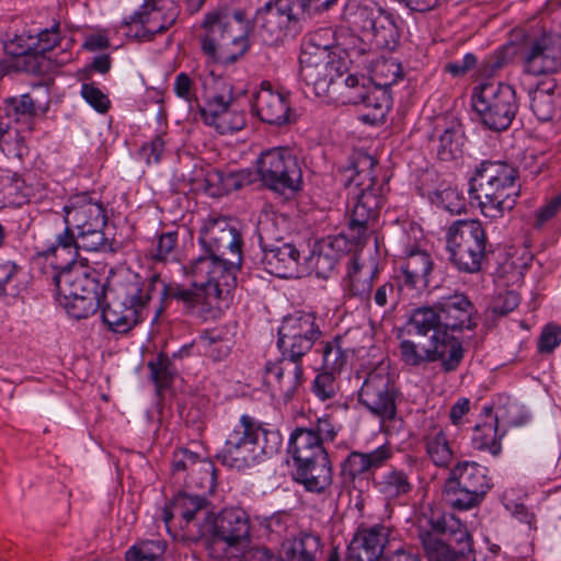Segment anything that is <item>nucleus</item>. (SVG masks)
I'll list each match as a JSON object with an SVG mask.
<instances>
[{
    "instance_id": "nucleus-1",
    "label": "nucleus",
    "mask_w": 561,
    "mask_h": 561,
    "mask_svg": "<svg viewBox=\"0 0 561 561\" xmlns=\"http://www.w3.org/2000/svg\"><path fill=\"white\" fill-rule=\"evenodd\" d=\"M199 243L205 254L183 266L191 288L178 284L163 285L162 294L182 301L187 309L207 312L219 309L236 285V273L242 262V239L227 218L208 219L201 229Z\"/></svg>"
},
{
    "instance_id": "nucleus-2",
    "label": "nucleus",
    "mask_w": 561,
    "mask_h": 561,
    "mask_svg": "<svg viewBox=\"0 0 561 561\" xmlns=\"http://www.w3.org/2000/svg\"><path fill=\"white\" fill-rule=\"evenodd\" d=\"M376 160L366 152H355L346 169V185L352 187L354 205L350 215V236L356 243L368 238L382 204V185L374 173Z\"/></svg>"
},
{
    "instance_id": "nucleus-3",
    "label": "nucleus",
    "mask_w": 561,
    "mask_h": 561,
    "mask_svg": "<svg viewBox=\"0 0 561 561\" xmlns=\"http://www.w3.org/2000/svg\"><path fill=\"white\" fill-rule=\"evenodd\" d=\"M280 446L278 431L266 430L254 417L243 414L227 435L217 459L228 468L243 471L277 454Z\"/></svg>"
},
{
    "instance_id": "nucleus-4",
    "label": "nucleus",
    "mask_w": 561,
    "mask_h": 561,
    "mask_svg": "<svg viewBox=\"0 0 561 561\" xmlns=\"http://www.w3.org/2000/svg\"><path fill=\"white\" fill-rule=\"evenodd\" d=\"M144 280L134 273L102 286L101 308L103 322L114 333L125 334L142 321L150 299Z\"/></svg>"
},
{
    "instance_id": "nucleus-5",
    "label": "nucleus",
    "mask_w": 561,
    "mask_h": 561,
    "mask_svg": "<svg viewBox=\"0 0 561 561\" xmlns=\"http://www.w3.org/2000/svg\"><path fill=\"white\" fill-rule=\"evenodd\" d=\"M202 50L211 60L233 64L249 48V21L242 10L224 9L206 14Z\"/></svg>"
},
{
    "instance_id": "nucleus-6",
    "label": "nucleus",
    "mask_w": 561,
    "mask_h": 561,
    "mask_svg": "<svg viewBox=\"0 0 561 561\" xmlns=\"http://www.w3.org/2000/svg\"><path fill=\"white\" fill-rule=\"evenodd\" d=\"M334 47V33L330 27L316 31L302 49L299 76L317 96L329 95L330 89L344 73L345 65L339 59Z\"/></svg>"
},
{
    "instance_id": "nucleus-7",
    "label": "nucleus",
    "mask_w": 561,
    "mask_h": 561,
    "mask_svg": "<svg viewBox=\"0 0 561 561\" xmlns=\"http://www.w3.org/2000/svg\"><path fill=\"white\" fill-rule=\"evenodd\" d=\"M205 549L215 560L238 557L248 547L251 538V522L247 512L240 507L224 508L213 514L205 525Z\"/></svg>"
},
{
    "instance_id": "nucleus-8",
    "label": "nucleus",
    "mask_w": 561,
    "mask_h": 561,
    "mask_svg": "<svg viewBox=\"0 0 561 561\" xmlns=\"http://www.w3.org/2000/svg\"><path fill=\"white\" fill-rule=\"evenodd\" d=\"M54 283L68 313L76 319L88 318L101 306L99 282L82 262H67L54 276Z\"/></svg>"
},
{
    "instance_id": "nucleus-9",
    "label": "nucleus",
    "mask_w": 561,
    "mask_h": 561,
    "mask_svg": "<svg viewBox=\"0 0 561 561\" xmlns=\"http://www.w3.org/2000/svg\"><path fill=\"white\" fill-rule=\"evenodd\" d=\"M436 534L446 536L444 542L428 530H420L419 538L428 561H469L471 538L465 525L453 514H445L431 520Z\"/></svg>"
},
{
    "instance_id": "nucleus-10",
    "label": "nucleus",
    "mask_w": 561,
    "mask_h": 561,
    "mask_svg": "<svg viewBox=\"0 0 561 561\" xmlns=\"http://www.w3.org/2000/svg\"><path fill=\"white\" fill-rule=\"evenodd\" d=\"M307 20L298 0H270L256 10L254 26L261 41L273 46L300 33Z\"/></svg>"
},
{
    "instance_id": "nucleus-11",
    "label": "nucleus",
    "mask_w": 561,
    "mask_h": 561,
    "mask_svg": "<svg viewBox=\"0 0 561 561\" xmlns=\"http://www.w3.org/2000/svg\"><path fill=\"white\" fill-rule=\"evenodd\" d=\"M486 240V232L480 221H455L446 236L449 262L459 272H479L485 257Z\"/></svg>"
},
{
    "instance_id": "nucleus-12",
    "label": "nucleus",
    "mask_w": 561,
    "mask_h": 561,
    "mask_svg": "<svg viewBox=\"0 0 561 561\" xmlns=\"http://www.w3.org/2000/svg\"><path fill=\"white\" fill-rule=\"evenodd\" d=\"M203 88L205 104L199 106L201 117L205 124L213 126L219 134L238 131L245 125L242 114L229 110L232 101L231 87L213 72L198 76Z\"/></svg>"
},
{
    "instance_id": "nucleus-13",
    "label": "nucleus",
    "mask_w": 561,
    "mask_h": 561,
    "mask_svg": "<svg viewBox=\"0 0 561 561\" xmlns=\"http://www.w3.org/2000/svg\"><path fill=\"white\" fill-rule=\"evenodd\" d=\"M353 381L359 386L358 402L382 422L391 421L397 414L398 390L391 379L388 366L380 363L367 373L357 371Z\"/></svg>"
},
{
    "instance_id": "nucleus-14",
    "label": "nucleus",
    "mask_w": 561,
    "mask_h": 561,
    "mask_svg": "<svg viewBox=\"0 0 561 561\" xmlns=\"http://www.w3.org/2000/svg\"><path fill=\"white\" fill-rule=\"evenodd\" d=\"M438 340V335L428 339L415 335L400 342V356L409 366H421L439 360L446 371L455 370L463 357V348L458 339Z\"/></svg>"
},
{
    "instance_id": "nucleus-15",
    "label": "nucleus",
    "mask_w": 561,
    "mask_h": 561,
    "mask_svg": "<svg viewBox=\"0 0 561 561\" xmlns=\"http://www.w3.org/2000/svg\"><path fill=\"white\" fill-rule=\"evenodd\" d=\"M257 173L264 185L282 194L298 191L302 181L297 157L287 147L262 152L257 159Z\"/></svg>"
},
{
    "instance_id": "nucleus-16",
    "label": "nucleus",
    "mask_w": 561,
    "mask_h": 561,
    "mask_svg": "<svg viewBox=\"0 0 561 561\" xmlns=\"http://www.w3.org/2000/svg\"><path fill=\"white\" fill-rule=\"evenodd\" d=\"M257 231L265 271L280 278L297 276L301 264L300 251L291 243L282 242L268 215L260 219Z\"/></svg>"
},
{
    "instance_id": "nucleus-17",
    "label": "nucleus",
    "mask_w": 561,
    "mask_h": 561,
    "mask_svg": "<svg viewBox=\"0 0 561 561\" xmlns=\"http://www.w3.org/2000/svg\"><path fill=\"white\" fill-rule=\"evenodd\" d=\"M321 335L314 312L295 311L283 318L277 346L282 355L302 358Z\"/></svg>"
},
{
    "instance_id": "nucleus-18",
    "label": "nucleus",
    "mask_w": 561,
    "mask_h": 561,
    "mask_svg": "<svg viewBox=\"0 0 561 561\" xmlns=\"http://www.w3.org/2000/svg\"><path fill=\"white\" fill-rule=\"evenodd\" d=\"M179 16L176 0H145L140 10L125 22L126 35L150 41L153 35L165 32Z\"/></svg>"
},
{
    "instance_id": "nucleus-19",
    "label": "nucleus",
    "mask_w": 561,
    "mask_h": 561,
    "mask_svg": "<svg viewBox=\"0 0 561 561\" xmlns=\"http://www.w3.org/2000/svg\"><path fill=\"white\" fill-rule=\"evenodd\" d=\"M354 24L378 48L392 50L399 42L394 18L381 8L358 7L354 12Z\"/></svg>"
},
{
    "instance_id": "nucleus-20",
    "label": "nucleus",
    "mask_w": 561,
    "mask_h": 561,
    "mask_svg": "<svg viewBox=\"0 0 561 561\" xmlns=\"http://www.w3.org/2000/svg\"><path fill=\"white\" fill-rule=\"evenodd\" d=\"M525 71L541 76L554 73L561 69V36L543 33L530 39L523 51Z\"/></svg>"
},
{
    "instance_id": "nucleus-21",
    "label": "nucleus",
    "mask_w": 561,
    "mask_h": 561,
    "mask_svg": "<svg viewBox=\"0 0 561 561\" xmlns=\"http://www.w3.org/2000/svg\"><path fill=\"white\" fill-rule=\"evenodd\" d=\"M172 507L182 518L181 527L188 540L198 542L205 537V525L213 517L210 503L204 494L180 493Z\"/></svg>"
},
{
    "instance_id": "nucleus-22",
    "label": "nucleus",
    "mask_w": 561,
    "mask_h": 561,
    "mask_svg": "<svg viewBox=\"0 0 561 561\" xmlns=\"http://www.w3.org/2000/svg\"><path fill=\"white\" fill-rule=\"evenodd\" d=\"M301 359L282 355L274 362H266L264 366L265 383L285 400L291 399L301 386L304 376Z\"/></svg>"
},
{
    "instance_id": "nucleus-23",
    "label": "nucleus",
    "mask_w": 561,
    "mask_h": 561,
    "mask_svg": "<svg viewBox=\"0 0 561 561\" xmlns=\"http://www.w3.org/2000/svg\"><path fill=\"white\" fill-rule=\"evenodd\" d=\"M348 238L354 243V240L350 236V231L347 232V236H328L317 241L312 245L310 254L305 259L304 264L306 270L314 272L320 278H328L335 268L341 256L348 251ZM365 241L366 239L363 243ZM355 244L358 245L362 244V242H355Z\"/></svg>"
},
{
    "instance_id": "nucleus-24",
    "label": "nucleus",
    "mask_w": 561,
    "mask_h": 561,
    "mask_svg": "<svg viewBox=\"0 0 561 561\" xmlns=\"http://www.w3.org/2000/svg\"><path fill=\"white\" fill-rule=\"evenodd\" d=\"M254 110L261 121L270 125H284L294 121L288 94L275 91L268 81H263L254 94Z\"/></svg>"
},
{
    "instance_id": "nucleus-25",
    "label": "nucleus",
    "mask_w": 561,
    "mask_h": 561,
    "mask_svg": "<svg viewBox=\"0 0 561 561\" xmlns=\"http://www.w3.org/2000/svg\"><path fill=\"white\" fill-rule=\"evenodd\" d=\"M65 226L72 227L76 231L85 227L105 228L107 217L105 209L99 203L91 202L87 195H76L69 198L62 207Z\"/></svg>"
},
{
    "instance_id": "nucleus-26",
    "label": "nucleus",
    "mask_w": 561,
    "mask_h": 561,
    "mask_svg": "<svg viewBox=\"0 0 561 561\" xmlns=\"http://www.w3.org/2000/svg\"><path fill=\"white\" fill-rule=\"evenodd\" d=\"M495 275L503 280V286L518 285L523 282L525 271L533 261V254L525 248L515 245L497 247Z\"/></svg>"
},
{
    "instance_id": "nucleus-27",
    "label": "nucleus",
    "mask_w": 561,
    "mask_h": 561,
    "mask_svg": "<svg viewBox=\"0 0 561 561\" xmlns=\"http://www.w3.org/2000/svg\"><path fill=\"white\" fill-rule=\"evenodd\" d=\"M434 262L431 254L417 244H407L403 249L401 263L402 284L415 289H424L430 285V275Z\"/></svg>"
},
{
    "instance_id": "nucleus-28",
    "label": "nucleus",
    "mask_w": 561,
    "mask_h": 561,
    "mask_svg": "<svg viewBox=\"0 0 561 561\" xmlns=\"http://www.w3.org/2000/svg\"><path fill=\"white\" fill-rule=\"evenodd\" d=\"M389 529L380 524L357 530L348 546V557L353 561H377L388 541Z\"/></svg>"
},
{
    "instance_id": "nucleus-29",
    "label": "nucleus",
    "mask_w": 561,
    "mask_h": 561,
    "mask_svg": "<svg viewBox=\"0 0 561 561\" xmlns=\"http://www.w3.org/2000/svg\"><path fill=\"white\" fill-rule=\"evenodd\" d=\"M444 331L454 335L463 329H470L473 323L471 319L472 305L462 294H455L443 297L436 304Z\"/></svg>"
},
{
    "instance_id": "nucleus-30",
    "label": "nucleus",
    "mask_w": 561,
    "mask_h": 561,
    "mask_svg": "<svg viewBox=\"0 0 561 561\" xmlns=\"http://www.w3.org/2000/svg\"><path fill=\"white\" fill-rule=\"evenodd\" d=\"M493 209L503 215L505 210H512L516 204L517 171L506 162L493 161Z\"/></svg>"
},
{
    "instance_id": "nucleus-31",
    "label": "nucleus",
    "mask_w": 561,
    "mask_h": 561,
    "mask_svg": "<svg viewBox=\"0 0 561 561\" xmlns=\"http://www.w3.org/2000/svg\"><path fill=\"white\" fill-rule=\"evenodd\" d=\"M288 454L293 457L295 467L328 456L316 433L308 427H296L291 432Z\"/></svg>"
},
{
    "instance_id": "nucleus-32",
    "label": "nucleus",
    "mask_w": 561,
    "mask_h": 561,
    "mask_svg": "<svg viewBox=\"0 0 561 561\" xmlns=\"http://www.w3.org/2000/svg\"><path fill=\"white\" fill-rule=\"evenodd\" d=\"M363 92L358 95H348L347 102L353 104H363L368 110L362 115L364 122L377 124L381 122L392 105V99L389 91L382 88L373 87L370 89L362 88Z\"/></svg>"
},
{
    "instance_id": "nucleus-33",
    "label": "nucleus",
    "mask_w": 561,
    "mask_h": 561,
    "mask_svg": "<svg viewBox=\"0 0 561 561\" xmlns=\"http://www.w3.org/2000/svg\"><path fill=\"white\" fill-rule=\"evenodd\" d=\"M391 456L392 453L387 446H380L370 453L353 451L342 466V477L344 481H353L364 472L381 467Z\"/></svg>"
},
{
    "instance_id": "nucleus-34",
    "label": "nucleus",
    "mask_w": 561,
    "mask_h": 561,
    "mask_svg": "<svg viewBox=\"0 0 561 561\" xmlns=\"http://www.w3.org/2000/svg\"><path fill=\"white\" fill-rule=\"evenodd\" d=\"M295 479L310 492L320 493L324 491L332 482L329 457L296 466Z\"/></svg>"
},
{
    "instance_id": "nucleus-35",
    "label": "nucleus",
    "mask_w": 561,
    "mask_h": 561,
    "mask_svg": "<svg viewBox=\"0 0 561 561\" xmlns=\"http://www.w3.org/2000/svg\"><path fill=\"white\" fill-rule=\"evenodd\" d=\"M375 275L376 268L373 265L359 264L358 260L354 257L347 272L346 290L348 296L364 301L369 307Z\"/></svg>"
},
{
    "instance_id": "nucleus-36",
    "label": "nucleus",
    "mask_w": 561,
    "mask_h": 561,
    "mask_svg": "<svg viewBox=\"0 0 561 561\" xmlns=\"http://www.w3.org/2000/svg\"><path fill=\"white\" fill-rule=\"evenodd\" d=\"M34 100L28 94L8 98L0 107V121L31 130L30 122L35 116Z\"/></svg>"
},
{
    "instance_id": "nucleus-37",
    "label": "nucleus",
    "mask_w": 561,
    "mask_h": 561,
    "mask_svg": "<svg viewBox=\"0 0 561 561\" xmlns=\"http://www.w3.org/2000/svg\"><path fill=\"white\" fill-rule=\"evenodd\" d=\"M255 179V173L249 169L234 172H224L219 169L209 171L206 175V183L211 194L222 195L250 185Z\"/></svg>"
},
{
    "instance_id": "nucleus-38",
    "label": "nucleus",
    "mask_w": 561,
    "mask_h": 561,
    "mask_svg": "<svg viewBox=\"0 0 561 561\" xmlns=\"http://www.w3.org/2000/svg\"><path fill=\"white\" fill-rule=\"evenodd\" d=\"M409 333L420 337L428 339L427 334L438 335V340L456 339L450 333L444 331L439 313L435 307H421L413 311L409 321Z\"/></svg>"
},
{
    "instance_id": "nucleus-39",
    "label": "nucleus",
    "mask_w": 561,
    "mask_h": 561,
    "mask_svg": "<svg viewBox=\"0 0 561 561\" xmlns=\"http://www.w3.org/2000/svg\"><path fill=\"white\" fill-rule=\"evenodd\" d=\"M517 112L515 90L500 83L493 94V130H505L512 124Z\"/></svg>"
},
{
    "instance_id": "nucleus-40",
    "label": "nucleus",
    "mask_w": 561,
    "mask_h": 561,
    "mask_svg": "<svg viewBox=\"0 0 561 561\" xmlns=\"http://www.w3.org/2000/svg\"><path fill=\"white\" fill-rule=\"evenodd\" d=\"M489 469L477 462L465 461L450 470L449 476L456 478L462 485L485 497L489 490Z\"/></svg>"
},
{
    "instance_id": "nucleus-41",
    "label": "nucleus",
    "mask_w": 561,
    "mask_h": 561,
    "mask_svg": "<svg viewBox=\"0 0 561 561\" xmlns=\"http://www.w3.org/2000/svg\"><path fill=\"white\" fill-rule=\"evenodd\" d=\"M443 499L453 510L468 511L479 505L485 497L449 476L444 483Z\"/></svg>"
},
{
    "instance_id": "nucleus-42",
    "label": "nucleus",
    "mask_w": 561,
    "mask_h": 561,
    "mask_svg": "<svg viewBox=\"0 0 561 561\" xmlns=\"http://www.w3.org/2000/svg\"><path fill=\"white\" fill-rule=\"evenodd\" d=\"M556 92L554 82H541L530 94V106L539 121L548 122L553 117L557 103L561 100V93L556 95Z\"/></svg>"
},
{
    "instance_id": "nucleus-43",
    "label": "nucleus",
    "mask_w": 561,
    "mask_h": 561,
    "mask_svg": "<svg viewBox=\"0 0 561 561\" xmlns=\"http://www.w3.org/2000/svg\"><path fill=\"white\" fill-rule=\"evenodd\" d=\"M320 539L311 534H300L283 546L279 561H316Z\"/></svg>"
},
{
    "instance_id": "nucleus-44",
    "label": "nucleus",
    "mask_w": 561,
    "mask_h": 561,
    "mask_svg": "<svg viewBox=\"0 0 561 561\" xmlns=\"http://www.w3.org/2000/svg\"><path fill=\"white\" fill-rule=\"evenodd\" d=\"M25 133L30 130L0 121V149L8 158L22 161L27 156Z\"/></svg>"
},
{
    "instance_id": "nucleus-45",
    "label": "nucleus",
    "mask_w": 561,
    "mask_h": 561,
    "mask_svg": "<svg viewBox=\"0 0 561 561\" xmlns=\"http://www.w3.org/2000/svg\"><path fill=\"white\" fill-rule=\"evenodd\" d=\"M232 341L229 333L221 329L205 331L196 341L198 350L213 360H222L231 350Z\"/></svg>"
},
{
    "instance_id": "nucleus-46",
    "label": "nucleus",
    "mask_w": 561,
    "mask_h": 561,
    "mask_svg": "<svg viewBox=\"0 0 561 561\" xmlns=\"http://www.w3.org/2000/svg\"><path fill=\"white\" fill-rule=\"evenodd\" d=\"M489 165V161H482L470 179L469 185L471 203H476L484 215H486L485 209L491 204V176L486 175Z\"/></svg>"
},
{
    "instance_id": "nucleus-47",
    "label": "nucleus",
    "mask_w": 561,
    "mask_h": 561,
    "mask_svg": "<svg viewBox=\"0 0 561 561\" xmlns=\"http://www.w3.org/2000/svg\"><path fill=\"white\" fill-rule=\"evenodd\" d=\"M424 440L427 456L435 466L446 468L451 463L454 453L442 428L434 427Z\"/></svg>"
},
{
    "instance_id": "nucleus-48",
    "label": "nucleus",
    "mask_w": 561,
    "mask_h": 561,
    "mask_svg": "<svg viewBox=\"0 0 561 561\" xmlns=\"http://www.w3.org/2000/svg\"><path fill=\"white\" fill-rule=\"evenodd\" d=\"M378 489L386 497L396 499L408 494L412 490V482L405 471L391 468L380 477Z\"/></svg>"
},
{
    "instance_id": "nucleus-49",
    "label": "nucleus",
    "mask_w": 561,
    "mask_h": 561,
    "mask_svg": "<svg viewBox=\"0 0 561 561\" xmlns=\"http://www.w3.org/2000/svg\"><path fill=\"white\" fill-rule=\"evenodd\" d=\"M494 419V431L497 432L500 426H520L525 424L528 420V415L523 411V408L512 401L510 397L501 394L497 399Z\"/></svg>"
},
{
    "instance_id": "nucleus-50",
    "label": "nucleus",
    "mask_w": 561,
    "mask_h": 561,
    "mask_svg": "<svg viewBox=\"0 0 561 561\" xmlns=\"http://www.w3.org/2000/svg\"><path fill=\"white\" fill-rule=\"evenodd\" d=\"M321 355V369L335 374H340L348 360L347 350L339 336L323 343Z\"/></svg>"
},
{
    "instance_id": "nucleus-51",
    "label": "nucleus",
    "mask_w": 561,
    "mask_h": 561,
    "mask_svg": "<svg viewBox=\"0 0 561 561\" xmlns=\"http://www.w3.org/2000/svg\"><path fill=\"white\" fill-rule=\"evenodd\" d=\"M488 88V82L477 85L471 96V119L480 124L485 130L491 129V102L485 95Z\"/></svg>"
},
{
    "instance_id": "nucleus-52",
    "label": "nucleus",
    "mask_w": 561,
    "mask_h": 561,
    "mask_svg": "<svg viewBox=\"0 0 561 561\" xmlns=\"http://www.w3.org/2000/svg\"><path fill=\"white\" fill-rule=\"evenodd\" d=\"M75 232L76 230L72 227L66 226L64 232L56 237V242L44 250L42 255H54L56 257L67 255L68 262L77 261L79 245Z\"/></svg>"
},
{
    "instance_id": "nucleus-53",
    "label": "nucleus",
    "mask_w": 561,
    "mask_h": 561,
    "mask_svg": "<svg viewBox=\"0 0 561 561\" xmlns=\"http://www.w3.org/2000/svg\"><path fill=\"white\" fill-rule=\"evenodd\" d=\"M35 37L24 34L16 35L14 38L4 43L5 51L14 57H25V68L27 71L36 72L37 64L34 62Z\"/></svg>"
},
{
    "instance_id": "nucleus-54",
    "label": "nucleus",
    "mask_w": 561,
    "mask_h": 561,
    "mask_svg": "<svg viewBox=\"0 0 561 561\" xmlns=\"http://www.w3.org/2000/svg\"><path fill=\"white\" fill-rule=\"evenodd\" d=\"M400 78H402L401 66L394 59H381L375 64L371 73L374 87L388 90Z\"/></svg>"
},
{
    "instance_id": "nucleus-55",
    "label": "nucleus",
    "mask_w": 561,
    "mask_h": 561,
    "mask_svg": "<svg viewBox=\"0 0 561 561\" xmlns=\"http://www.w3.org/2000/svg\"><path fill=\"white\" fill-rule=\"evenodd\" d=\"M165 546L160 540H145L131 546L125 553L126 561H158Z\"/></svg>"
},
{
    "instance_id": "nucleus-56",
    "label": "nucleus",
    "mask_w": 561,
    "mask_h": 561,
    "mask_svg": "<svg viewBox=\"0 0 561 561\" xmlns=\"http://www.w3.org/2000/svg\"><path fill=\"white\" fill-rule=\"evenodd\" d=\"M188 483L202 491L204 496L211 494L216 486V469L213 461L204 459L198 463L195 476L188 478Z\"/></svg>"
},
{
    "instance_id": "nucleus-57",
    "label": "nucleus",
    "mask_w": 561,
    "mask_h": 561,
    "mask_svg": "<svg viewBox=\"0 0 561 561\" xmlns=\"http://www.w3.org/2000/svg\"><path fill=\"white\" fill-rule=\"evenodd\" d=\"M104 228L85 227L84 230L77 232V242L79 249L85 251H107L111 250V244L104 234Z\"/></svg>"
},
{
    "instance_id": "nucleus-58",
    "label": "nucleus",
    "mask_w": 561,
    "mask_h": 561,
    "mask_svg": "<svg viewBox=\"0 0 561 561\" xmlns=\"http://www.w3.org/2000/svg\"><path fill=\"white\" fill-rule=\"evenodd\" d=\"M148 367L158 391L168 388L176 374L172 362L164 355H159L157 360L149 362Z\"/></svg>"
},
{
    "instance_id": "nucleus-59",
    "label": "nucleus",
    "mask_w": 561,
    "mask_h": 561,
    "mask_svg": "<svg viewBox=\"0 0 561 561\" xmlns=\"http://www.w3.org/2000/svg\"><path fill=\"white\" fill-rule=\"evenodd\" d=\"M34 37V62L37 64V69L41 71L43 64L46 61L45 54L50 51L59 43L58 26L51 27L50 30H43Z\"/></svg>"
},
{
    "instance_id": "nucleus-60",
    "label": "nucleus",
    "mask_w": 561,
    "mask_h": 561,
    "mask_svg": "<svg viewBox=\"0 0 561 561\" xmlns=\"http://www.w3.org/2000/svg\"><path fill=\"white\" fill-rule=\"evenodd\" d=\"M178 232L162 233L152 250V259L156 262H175L178 260Z\"/></svg>"
},
{
    "instance_id": "nucleus-61",
    "label": "nucleus",
    "mask_w": 561,
    "mask_h": 561,
    "mask_svg": "<svg viewBox=\"0 0 561 561\" xmlns=\"http://www.w3.org/2000/svg\"><path fill=\"white\" fill-rule=\"evenodd\" d=\"M337 375L339 374L321 369L316 376L311 389L319 400L327 401L335 398L339 391Z\"/></svg>"
},
{
    "instance_id": "nucleus-62",
    "label": "nucleus",
    "mask_w": 561,
    "mask_h": 561,
    "mask_svg": "<svg viewBox=\"0 0 561 561\" xmlns=\"http://www.w3.org/2000/svg\"><path fill=\"white\" fill-rule=\"evenodd\" d=\"M490 413L491 405H484L482 408L484 420L477 423L472 430L471 445L474 449L480 451H485L491 448V423L488 422Z\"/></svg>"
},
{
    "instance_id": "nucleus-63",
    "label": "nucleus",
    "mask_w": 561,
    "mask_h": 561,
    "mask_svg": "<svg viewBox=\"0 0 561 561\" xmlns=\"http://www.w3.org/2000/svg\"><path fill=\"white\" fill-rule=\"evenodd\" d=\"M373 300L378 308L393 309L399 301V288L394 283H383L375 290Z\"/></svg>"
},
{
    "instance_id": "nucleus-64",
    "label": "nucleus",
    "mask_w": 561,
    "mask_h": 561,
    "mask_svg": "<svg viewBox=\"0 0 561 561\" xmlns=\"http://www.w3.org/2000/svg\"><path fill=\"white\" fill-rule=\"evenodd\" d=\"M440 205L450 214L459 215L466 208L463 195L455 187H447L437 195Z\"/></svg>"
}]
</instances>
